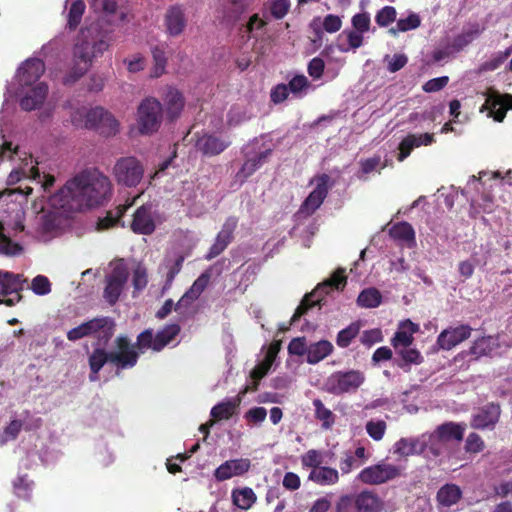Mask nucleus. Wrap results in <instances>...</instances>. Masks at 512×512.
<instances>
[{"mask_svg": "<svg viewBox=\"0 0 512 512\" xmlns=\"http://www.w3.org/2000/svg\"><path fill=\"white\" fill-rule=\"evenodd\" d=\"M112 196V184L108 176L97 169L84 170L68 180L53 196L63 209L83 210L104 205Z\"/></svg>", "mask_w": 512, "mask_h": 512, "instance_id": "1", "label": "nucleus"}, {"mask_svg": "<svg viewBox=\"0 0 512 512\" xmlns=\"http://www.w3.org/2000/svg\"><path fill=\"white\" fill-rule=\"evenodd\" d=\"M249 391V386H245L240 393L234 397L227 400H224L217 405H215L210 412V415L215 420H228L234 414L237 413V410L242 402V396H244Z\"/></svg>", "mask_w": 512, "mask_h": 512, "instance_id": "24", "label": "nucleus"}, {"mask_svg": "<svg viewBox=\"0 0 512 512\" xmlns=\"http://www.w3.org/2000/svg\"><path fill=\"white\" fill-rule=\"evenodd\" d=\"M466 424L456 422H445L432 432L430 442H438L441 444L456 441L461 442L464 438Z\"/></svg>", "mask_w": 512, "mask_h": 512, "instance_id": "18", "label": "nucleus"}, {"mask_svg": "<svg viewBox=\"0 0 512 512\" xmlns=\"http://www.w3.org/2000/svg\"><path fill=\"white\" fill-rule=\"evenodd\" d=\"M449 82L448 76H441L437 78H433L428 80L424 85L422 86L423 91L426 93H433L438 92L442 90L444 87L447 86Z\"/></svg>", "mask_w": 512, "mask_h": 512, "instance_id": "62", "label": "nucleus"}, {"mask_svg": "<svg viewBox=\"0 0 512 512\" xmlns=\"http://www.w3.org/2000/svg\"><path fill=\"white\" fill-rule=\"evenodd\" d=\"M365 381V375L360 370L336 371L326 382L327 391L334 395L355 392Z\"/></svg>", "mask_w": 512, "mask_h": 512, "instance_id": "7", "label": "nucleus"}, {"mask_svg": "<svg viewBox=\"0 0 512 512\" xmlns=\"http://www.w3.org/2000/svg\"><path fill=\"white\" fill-rule=\"evenodd\" d=\"M486 103L491 109L499 107L495 112L494 119L501 122L504 119L507 110L512 109V95L507 93L501 94L497 90L489 89L486 96Z\"/></svg>", "mask_w": 512, "mask_h": 512, "instance_id": "27", "label": "nucleus"}, {"mask_svg": "<svg viewBox=\"0 0 512 512\" xmlns=\"http://www.w3.org/2000/svg\"><path fill=\"white\" fill-rule=\"evenodd\" d=\"M233 504L242 510H248L256 502V494L250 487L236 488L231 493Z\"/></svg>", "mask_w": 512, "mask_h": 512, "instance_id": "34", "label": "nucleus"}, {"mask_svg": "<svg viewBox=\"0 0 512 512\" xmlns=\"http://www.w3.org/2000/svg\"><path fill=\"white\" fill-rule=\"evenodd\" d=\"M472 333L471 326L461 324L456 327L444 329L437 337V345L442 350H451L463 341L467 340Z\"/></svg>", "mask_w": 512, "mask_h": 512, "instance_id": "15", "label": "nucleus"}, {"mask_svg": "<svg viewBox=\"0 0 512 512\" xmlns=\"http://www.w3.org/2000/svg\"><path fill=\"white\" fill-rule=\"evenodd\" d=\"M116 329L115 320L108 316L89 319L70 329L66 336L69 341L75 342L86 337L96 340L97 346H107Z\"/></svg>", "mask_w": 512, "mask_h": 512, "instance_id": "3", "label": "nucleus"}, {"mask_svg": "<svg viewBox=\"0 0 512 512\" xmlns=\"http://www.w3.org/2000/svg\"><path fill=\"white\" fill-rule=\"evenodd\" d=\"M86 5L83 0L73 1L70 5L67 15V27L70 30H75L81 23Z\"/></svg>", "mask_w": 512, "mask_h": 512, "instance_id": "43", "label": "nucleus"}, {"mask_svg": "<svg viewBox=\"0 0 512 512\" xmlns=\"http://www.w3.org/2000/svg\"><path fill=\"white\" fill-rule=\"evenodd\" d=\"M251 461L248 458L231 459L222 463L214 471V477L222 482L235 476H242L250 470Z\"/></svg>", "mask_w": 512, "mask_h": 512, "instance_id": "19", "label": "nucleus"}, {"mask_svg": "<svg viewBox=\"0 0 512 512\" xmlns=\"http://www.w3.org/2000/svg\"><path fill=\"white\" fill-rule=\"evenodd\" d=\"M166 118L173 122L178 119L184 109L185 98L175 87L169 86L163 97ZM164 112V109H163Z\"/></svg>", "mask_w": 512, "mask_h": 512, "instance_id": "21", "label": "nucleus"}, {"mask_svg": "<svg viewBox=\"0 0 512 512\" xmlns=\"http://www.w3.org/2000/svg\"><path fill=\"white\" fill-rule=\"evenodd\" d=\"M210 278L211 273L208 270L203 272L176 303L175 310L188 307L196 301L209 285Z\"/></svg>", "mask_w": 512, "mask_h": 512, "instance_id": "23", "label": "nucleus"}, {"mask_svg": "<svg viewBox=\"0 0 512 512\" xmlns=\"http://www.w3.org/2000/svg\"><path fill=\"white\" fill-rule=\"evenodd\" d=\"M129 206L130 205H119L115 208V211H108L106 216L99 218L97 223L98 229L103 230L114 227L119 223L120 219L123 217Z\"/></svg>", "mask_w": 512, "mask_h": 512, "instance_id": "45", "label": "nucleus"}, {"mask_svg": "<svg viewBox=\"0 0 512 512\" xmlns=\"http://www.w3.org/2000/svg\"><path fill=\"white\" fill-rule=\"evenodd\" d=\"M333 345L328 340H320L311 343L307 347V362L309 364H317L333 352Z\"/></svg>", "mask_w": 512, "mask_h": 512, "instance_id": "31", "label": "nucleus"}, {"mask_svg": "<svg viewBox=\"0 0 512 512\" xmlns=\"http://www.w3.org/2000/svg\"><path fill=\"white\" fill-rule=\"evenodd\" d=\"M113 175L118 184L136 187L143 179L144 166L134 156L121 157L113 167Z\"/></svg>", "mask_w": 512, "mask_h": 512, "instance_id": "6", "label": "nucleus"}, {"mask_svg": "<svg viewBox=\"0 0 512 512\" xmlns=\"http://www.w3.org/2000/svg\"><path fill=\"white\" fill-rule=\"evenodd\" d=\"M45 71V64L41 59H27L18 69V78L21 85L29 86L40 79Z\"/></svg>", "mask_w": 512, "mask_h": 512, "instance_id": "22", "label": "nucleus"}, {"mask_svg": "<svg viewBox=\"0 0 512 512\" xmlns=\"http://www.w3.org/2000/svg\"><path fill=\"white\" fill-rule=\"evenodd\" d=\"M352 26L359 33L368 32L370 29V15L368 12L357 13L351 19Z\"/></svg>", "mask_w": 512, "mask_h": 512, "instance_id": "59", "label": "nucleus"}, {"mask_svg": "<svg viewBox=\"0 0 512 512\" xmlns=\"http://www.w3.org/2000/svg\"><path fill=\"white\" fill-rule=\"evenodd\" d=\"M485 448V443L477 433H470L465 442V450L468 453H479Z\"/></svg>", "mask_w": 512, "mask_h": 512, "instance_id": "60", "label": "nucleus"}, {"mask_svg": "<svg viewBox=\"0 0 512 512\" xmlns=\"http://www.w3.org/2000/svg\"><path fill=\"white\" fill-rule=\"evenodd\" d=\"M33 481L28 479L27 475L18 476L13 482L14 493L18 498L26 501L31 500Z\"/></svg>", "mask_w": 512, "mask_h": 512, "instance_id": "46", "label": "nucleus"}, {"mask_svg": "<svg viewBox=\"0 0 512 512\" xmlns=\"http://www.w3.org/2000/svg\"><path fill=\"white\" fill-rule=\"evenodd\" d=\"M476 34L477 31H467L458 34L453 38L450 47L452 48L453 51L459 52L463 50L465 47H467L470 43H472Z\"/></svg>", "mask_w": 512, "mask_h": 512, "instance_id": "56", "label": "nucleus"}, {"mask_svg": "<svg viewBox=\"0 0 512 512\" xmlns=\"http://www.w3.org/2000/svg\"><path fill=\"white\" fill-rule=\"evenodd\" d=\"M94 57L95 56L91 48V43L89 41L84 40L75 45L73 51V61L82 63V65L90 67Z\"/></svg>", "mask_w": 512, "mask_h": 512, "instance_id": "41", "label": "nucleus"}, {"mask_svg": "<svg viewBox=\"0 0 512 512\" xmlns=\"http://www.w3.org/2000/svg\"><path fill=\"white\" fill-rule=\"evenodd\" d=\"M181 332V327L177 323L165 325L155 334L154 352L162 351L169 345Z\"/></svg>", "mask_w": 512, "mask_h": 512, "instance_id": "33", "label": "nucleus"}, {"mask_svg": "<svg viewBox=\"0 0 512 512\" xmlns=\"http://www.w3.org/2000/svg\"><path fill=\"white\" fill-rule=\"evenodd\" d=\"M272 365L268 360L263 359L252 369L250 376L253 379V385L249 386V390L256 391L258 389L259 381L268 374Z\"/></svg>", "mask_w": 512, "mask_h": 512, "instance_id": "52", "label": "nucleus"}, {"mask_svg": "<svg viewBox=\"0 0 512 512\" xmlns=\"http://www.w3.org/2000/svg\"><path fill=\"white\" fill-rule=\"evenodd\" d=\"M421 20L420 17L412 13L408 17L399 19L396 24V28H391L389 32L393 35H396L397 31L399 32H406L409 30L416 29L420 26Z\"/></svg>", "mask_w": 512, "mask_h": 512, "instance_id": "51", "label": "nucleus"}, {"mask_svg": "<svg viewBox=\"0 0 512 512\" xmlns=\"http://www.w3.org/2000/svg\"><path fill=\"white\" fill-rule=\"evenodd\" d=\"M345 272L346 270L344 268H337L328 279L318 284L311 293L306 294L300 305L296 308L291 318V322H296L313 306L321 305L323 300L322 295L328 294L333 290H344L347 284Z\"/></svg>", "mask_w": 512, "mask_h": 512, "instance_id": "4", "label": "nucleus"}, {"mask_svg": "<svg viewBox=\"0 0 512 512\" xmlns=\"http://www.w3.org/2000/svg\"><path fill=\"white\" fill-rule=\"evenodd\" d=\"M390 236L403 242H415V231L412 225L408 222H399L394 224L389 231Z\"/></svg>", "mask_w": 512, "mask_h": 512, "instance_id": "40", "label": "nucleus"}, {"mask_svg": "<svg viewBox=\"0 0 512 512\" xmlns=\"http://www.w3.org/2000/svg\"><path fill=\"white\" fill-rule=\"evenodd\" d=\"M307 345L304 337H297L290 341L288 345V352L291 355L303 356L307 355Z\"/></svg>", "mask_w": 512, "mask_h": 512, "instance_id": "63", "label": "nucleus"}, {"mask_svg": "<svg viewBox=\"0 0 512 512\" xmlns=\"http://www.w3.org/2000/svg\"><path fill=\"white\" fill-rule=\"evenodd\" d=\"M491 351V337H481L473 342L466 353L474 356L475 359H478L481 356L488 355Z\"/></svg>", "mask_w": 512, "mask_h": 512, "instance_id": "50", "label": "nucleus"}, {"mask_svg": "<svg viewBox=\"0 0 512 512\" xmlns=\"http://www.w3.org/2000/svg\"><path fill=\"white\" fill-rule=\"evenodd\" d=\"M308 479L320 486L334 485L339 481V473L335 468L321 466L311 470Z\"/></svg>", "mask_w": 512, "mask_h": 512, "instance_id": "32", "label": "nucleus"}, {"mask_svg": "<svg viewBox=\"0 0 512 512\" xmlns=\"http://www.w3.org/2000/svg\"><path fill=\"white\" fill-rule=\"evenodd\" d=\"M74 64L70 71L64 76L63 83L65 85H72L76 81H78L87 71L90 67H87L85 65H82V63L73 61Z\"/></svg>", "mask_w": 512, "mask_h": 512, "instance_id": "58", "label": "nucleus"}, {"mask_svg": "<svg viewBox=\"0 0 512 512\" xmlns=\"http://www.w3.org/2000/svg\"><path fill=\"white\" fill-rule=\"evenodd\" d=\"M462 498V490L453 483L443 485L436 494V500L439 506L451 507Z\"/></svg>", "mask_w": 512, "mask_h": 512, "instance_id": "30", "label": "nucleus"}, {"mask_svg": "<svg viewBox=\"0 0 512 512\" xmlns=\"http://www.w3.org/2000/svg\"><path fill=\"white\" fill-rule=\"evenodd\" d=\"M400 475L401 469L398 466L381 461L362 469L357 478L364 484L380 485L394 480Z\"/></svg>", "mask_w": 512, "mask_h": 512, "instance_id": "9", "label": "nucleus"}, {"mask_svg": "<svg viewBox=\"0 0 512 512\" xmlns=\"http://www.w3.org/2000/svg\"><path fill=\"white\" fill-rule=\"evenodd\" d=\"M164 25L168 35L172 37L180 35L187 25L184 10L180 6L170 7L165 14Z\"/></svg>", "mask_w": 512, "mask_h": 512, "instance_id": "25", "label": "nucleus"}, {"mask_svg": "<svg viewBox=\"0 0 512 512\" xmlns=\"http://www.w3.org/2000/svg\"><path fill=\"white\" fill-rule=\"evenodd\" d=\"M84 126L88 129H95L99 134L109 137L119 131V122L107 110L96 107L86 112Z\"/></svg>", "mask_w": 512, "mask_h": 512, "instance_id": "8", "label": "nucleus"}, {"mask_svg": "<svg viewBox=\"0 0 512 512\" xmlns=\"http://www.w3.org/2000/svg\"><path fill=\"white\" fill-rule=\"evenodd\" d=\"M500 415V404L491 402L478 409L472 416L470 425L474 429H493L498 423Z\"/></svg>", "mask_w": 512, "mask_h": 512, "instance_id": "16", "label": "nucleus"}, {"mask_svg": "<svg viewBox=\"0 0 512 512\" xmlns=\"http://www.w3.org/2000/svg\"><path fill=\"white\" fill-rule=\"evenodd\" d=\"M129 277V271L127 266L123 263L122 260L117 262L110 274L106 276V286L103 291V298L108 302L111 306L115 305L124 289L125 284L127 283Z\"/></svg>", "mask_w": 512, "mask_h": 512, "instance_id": "10", "label": "nucleus"}, {"mask_svg": "<svg viewBox=\"0 0 512 512\" xmlns=\"http://www.w3.org/2000/svg\"><path fill=\"white\" fill-rule=\"evenodd\" d=\"M387 425L384 420L373 421L370 420L366 423V431L368 435L375 441H380L384 437Z\"/></svg>", "mask_w": 512, "mask_h": 512, "instance_id": "57", "label": "nucleus"}, {"mask_svg": "<svg viewBox=\"0 0 512 512\" xmlns=\"http://www.w3.org/2000/svg\"><path fill=\"white\" fill-rule=\"evenodd\" d=\"M435 142V137L433 133H422V134H408L404 137L399 143L398 149L399 153L397 155V160L399 162L404 161L407 157L410 156L411 152L420 146H428Z\"/></svg>", "mask_w": 512, "mask_h": 512, "instance_id": "20", "label": "nucleus"}, {"mask_svg": "<svg viewBox=\"0 0 512 512\" xmlns=\"http://www.w3.org/2000/svg\"><path fill=\"white\" fill-rule=\"evenodd\" d=\"M116 350L107 351L106 346H97L88 357L90 368V381H96L99 378V372L106 365L110 364L115 368V374L119 375L122 371L132 369L139 360L138 352L131 348V341L125 335H120L115 339Z\"/></svg>", "mask_w": 512, "mask_h": 512, "instance_id": "2", "label": "nucleus"}, {"mask_svg": "<svg viewBox=\"0 0 512 512\" xmlns=\"http://www.w3.org/2000/svg\"><path fill=\"white\" fill-rule=\"evenodd\" d=\"M238 219L236 217H228L221 230L215 238V242L210 247L208 253L205 255V259L210 261L219 256L233 241L234 231L237 228Z\"/></svg>", "mask_w": 512, "mask_h": 512, "instance_id": "14", "label": "nucleus"}, {"mask_svg": "<svg viewBox=\"0 0 512 512\" xmlns=\"http://www.w3.org/2000/svg\"><path fill=\"white\" fill-rule=\"evenodd\" d=\"M309 85V81L306 76L304 75H296L294 76L289 83L288 91H291L293 94H298L304 89H306Z\"/></svg>", "mask_w": 512, "mask_h": 512, "instance_id": "64", "label": "nucleus"}, {"mask_svg": "<svg viewBox=\"0 0 512 512\" xmlns=\"http://www.w3.org/2000/svg\"><path fill=\"white\" fill-rule=\"evenodd\" d=\"M24 248L18 242L11 239V237L4 233V226L0 222V254L14 257L23 253Z\"/></svg>", "mask_w": 512, "mask_h": 512, "instance_id": "36", "label": "nucleus"}, {"mask_svg": "<svg viewBox=\"0 0 512 512\" xmlns=\"http://www.w3.org/2000/svg\"><path fill=\"white\" fill-rule=\"evenodd\" d=\"M356 302L361 308H376L382 302V294L377 288H366L360 292Z\"/></svg>", "mask_w": 512, "mask_h": 512, "instance_id": "38", "label": "nucleus"}, {"mask_svg": "<svg viewBox=\"0 0 512 512\" xmlns=\"http://www.w3.org/2000/svg\"><path fill=\"white\" fill-rule=\"evenodd\" d=\"M360 331L358 323H351L346 328L340 330L336 337V344L341 348L348 347L353 339L357 337Z\"/></svg>", "mask_w": 512, "mask_h": 512, "instance_id": "49", "label": "nucleus"}, {"mask_svg": "<svg viewBox=\"0 0 512 512\" xmlns=\"http://www.w3.org/2000/svg\"><path fill=\"white\" fill-rule=\"evenodd\" d=\"M301 463L303 467H308L312 470L318 469L323 463L322 453L318 450L310 449L301 457Z\"/></svg>", "mask_w": 512, "mask_h": 512, "instance_id": "55", "label": "nucleus"}, {"mask_svg": "<svg viewBox=\"0 0 512 512\" xmlns=\"http://www.w3.org/2000/svg\"><path fill=\"white\" fill-rule=\"evenodd\" d=\"M48 94V85L44 82L38 83L31 88L21 99L20 107L25 111H32L40 107Z\"/></svg>", "mask_w": 512, "mask_h": 512, "instance_id": "28", "label": "nucleus"}, {"mask_svg": "<svg viewBox=\"0 0 512 512\" xmlns=\"http://www.w3.org/2000/svg\"><path fill=\"white\" fill-rule=\"evenodd\" d=\"M409 325L410 332L399 330L395 333L394 337L392 338L391 343L393 347L396 349V351L404 347H409L412 344L414 340L413 333L418 331V325L412 323L411 321H409Z\"/></svg>", "mask_w": 512, "mask_h": 512, "instance_id": "47", "label": "nucleus"}, {"mask_svg": "<svg viewBox=\"0 0 512 512\" xmlns=\"http://www.w3.org/2000/svg\"><path fill=\"white\" fill-rule=\"evenodd\" d=\"M354 507L356 512H381L383 502L375 492L364 490L356 495Z\"/></svg>", "mask_w": 512, "mask_h": 512, "instance_id": "29", "label": "nucleus"}, {"mask_svg": "<svg viewBox=\"0 0 512 512\" xmlns=\"http://www.w3.org/2000/svg\"><path fill=\"white\" fill-rule=\"evenodd\" d=\"M267 4L270 14L276 20L283 19L291 6L290 0H268Z\"/></svg>", "mask_w": 512, "mask_h": 512, "instance_id": "53", "label": "nucleus"}, {"mask_svg": "<svg viewBox=\"0 0 512 512\" xmlns=\"http://www.w3.org/2000/svg\"><path fill=\"white\" fill-rule=\"evenodd\" d=\"M312 404L315 410V418L322 422L324 429H330L335 422V415L325 407L320 399H314Z\"/></svg>", "mask_w": 512, "mask_h": 512, "instance_id": "44", "label": "nucleus"}, {"mask_svg": "<svg viewBox=\"0 0 512 512\" xmlns=\"http://www.w3.org/2000/svg\"><path fill=\"white\" fill-rule=\"evenodd\" d=\"M196 136L195 148L206 157L218 156L231 145L229 137H222L215 133L206 132Z\"/></svg>", "mask_w": 512, "mask_h": 512, "instance_id": "12", "label": "nucleus"}, {"mask_svg": "<svg viewBox=\"0 0 512 512\" xmlns=\"http://www.w3.org/2000/svg\"><path fill=\"white\" fill-rule=\"evenodd\" d=\"M155 345V335L153 329L148 328L142 331L136 338V342L131 343V348L134 352H138L140 355L144 353L147 349H151L154 351Z\"/></svg>", "mask_w": 512, "mask_h": 512, "instance_id": "42", "label": "nucleus"}, {"mask_svg": "<svg viewBox=\"0 0 512 512\" xmlns=\"http://www.w3.org/2000/svg\"><path fill=\"white\" fill-rule=\"evenodd\" d=\"M511 53H512V47L507 48L505 51H500V52L495 53L494 55H492V57L489 60L483 62L479 66V72L483 73V72L494 71V70L498 69L505 62V60L511 55Z\"/></svg>", "mask_w": 512, "mask_h": 512, "instance_id": "48", "label": "nucleus"}, {"mask_svg": "<svg viewBox=\"0 0 512 512\" xmlns=\"http://www.w3.org/2000/svg\"><path fill=\"white\" fill-rule=\"evenodd\" d=\"M31 289L37 295H46L51 291V283L46 276L37 275L32 280Z\"/></svg>", "mask_w": 512, "mask_h": 512, "instance_id": "61", "label": "nucleus"}, {"mask_svg": "<svg viewBox=\"0 0 512 512\" xmlns=\"http://www.w3.org/2000/svg\"><path fill=\"white\" fill-rule=\"evenodd\" d=\"M397 12L393 6H385L375 16V22L380 27H387L396 20Z\"/></svg>", "mask_w": 512, "mask_h": 512, "instance_id": "54", "label": "nucleus"}, {"mask_svg": "<svg viewBox=\"0 0 512 512\" xmlns=\"http://www.w3.org/2000/svg\"><path fill=\"white\" fill-rule=\"evenodd\" d=\"M130 228L135 234L151 235L154 233L156 224L152 204H143L135 210Z\"/></svg>", "mask_w": 512, "mask_h": 512, "instance_id": "17", "label": "nucleus"}, {"mask_svg": "<svg viewBox=\"0 0 512 512\" xmlns=\"http://www.w3.org/2000/svg\"><path fill=\"white\" fill-rule=\"evenodd\" d=\"M138 129L141 134H151L161 126L163 118V105L154 98L147 97L143 99L138 106Z\"/></svg>", "mask_w": 512, "mask_h": 512, "instance_id": "5", "label": "nucleus"}, {"mask_svg": "<svg viewBox=\"0 0 512 512\" xmlns=\"http://www.w3.org/2000/svg\"><path fill=\"white\" fill-rule=\"evenodd\" d=\"M313 181L316 182V187L309 193L299 208V213L305 216H311L322 205L329 192L330 176L328 174L317 175L311 182Z\"/></svg>", "mask_w": 512, "mask_h": 512, "instance_id": "11", "label": "nucleus"}, {"mask_svg": "<svg viewBox=\"0 0 512 512\" xmlns=\"http://www.w3.org/2000/svg\"><path fill=\"white\" fill-rule=\"evenodd\" d=\"M423 451V444L418 439L401 438L394 445V453L399 456H410Z\"/></svg>", "mask_w": 512, "mask_h": 512, "instance_id": "37", "label": "nucleus"}, {"mask_svg": "<svg viewBox=\"0 0 512 512\" xmlns=\"http://www.w3.org/2000/svg\"><path fill=\"white\" fill-rule=\"evenodd\" d=\"M397 353L401 356V361L397 363V366L406 372L410 370L411 364L418 365L423 361L421 353L410 346L399 349Z\"/></svg>", "mask_w": 512, "mask_h": 512, "instance_id": "39", "label": "nucleus"}, {"mask_svg": "<svg viewBox=\"0 0 512 512\" xmlns=\"http://www.w3.org/2000/svg\"><path fill=\"white\" fill-rule=\"evenodd\" d=\"M270 154V149L261 151L259 153H255L252 156L246 153V160L244 161L243 165L237 172L236 178L239 179L241 183H244L251 175H253L262 166V164L267 160Z\"/></svg>", "mask_w": 512, "mask_h": 512, "instance_id": "26", "label": "nucleus"}, {"mask_svg": "<svg viewBox=\"0 0 512 512\" xmlns=\"http://www.w3.org/2000/svg\"><path fill=\"white\" fill-rule=\"evenodd\" d=\"M151 54L154 65L151 70V76L158 78L166 72L167 56L166 46L164 44L155 45L151 48Z\"/></svg>", "mask_w": 512, "mask_h": 512, "instance_id": "35", "label": "nucleus"}, {"mask_svg": "<svg viewBox=\"0 0 512 512\" xmlns=\"http://www.w3.org/2000/svg\"><path fill=\"white\" fill-rule=\"evenodd\" d=\"M22 275L14 274L8 271H0V279L3 284L1 300L6 306H14L22 299L21 291L23 290Z\"/></svg>", "mask_w": 512, "mask_h": 512, "instance_id": "13", "label": "nucleus"}]
</instances>
